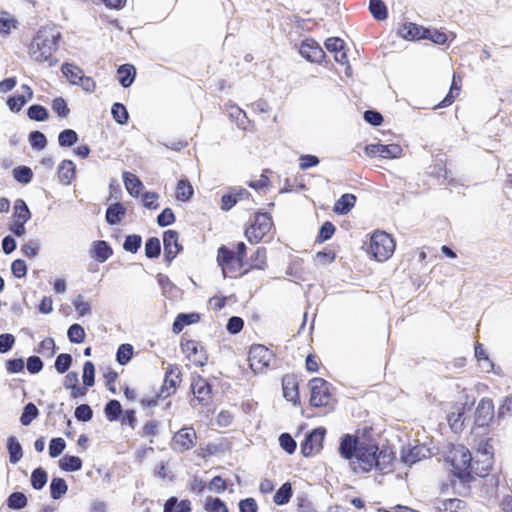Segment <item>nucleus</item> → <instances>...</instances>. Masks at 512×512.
<instances>
[{"instance_id": "obj_15", "label": "nucleus", "mask_w": 512, "mask_h": 512, "mask_svg": "<svg viewBox=\"0 0 512 512\" xmlns=\"http://www.w3.org/2000/svg\"><path fill=\"white\" fill-rule=\"evenodd\" d=\"M300 55L309 62L321 63L326 54L320 44L313 38H306L301 42Z\"/></svg>"}, {"instance_id": "obj_21", "label": "nucleus", "mask_w": 512, "mask_h": 512, "mask_svg": "<svg viewBox=\"0 0 512 512\" xmlns=\"http://www.w3.org/2000/svg\"><path fill=\"white\" fill-rule=\"evenodd\" d=\"M113 255V249L106 240H95L91 243L89 256L99 263L106 262Z\"/></svg>"}, {"instance_id": "obj_28", "label": "nucleus", "mask_w": 512, "mask_h": 512, "mask_svg": "<svg viewBox=\"0 0 512 512\" xmlns=\"http://www.w3.org/2000/svg\"><path fill=\"white\" fill-rule=\"evenodd\" d=\"M58 179L63 185H70L76 175V165L70 159L63 160L57 171Z\"/></svg>"}, {"instance_id": "obj_20", "label": "nucleus", "mask_w": 512, "mask_h": 512, "mask_svg": "<svg viewBox=\"0 0 512 512\" xmlns=\"http://www.w3.org/2000/svg\"><path fill=\"white\" fill-rule=\"evenodd\" d=\"M427 27L413 23L405 22L398 29L397 34L407 41L424 40Z\"/></svg>"}, {"instance_id": "obj_53", "label": "nucleus", "mask_w": 512, "mask_h": 512, "mask_svg": "<svg viewBox=\"0 0 512 512\" xmlns=\"http://www.w3.org/2000/svg\"><path fill=\"white\" fill-rule=\"evenodd\" d=\"M38 415L39 410L37 406L34 403L29 402L23 408V411L20 416V423L23 426H28L34 419L38 417Z\"/></svg>"}, {"instance_id": "obj_14", "label": "nucleus", "mask_w": 512, "mask_h": 512, "mask_svg": "<svg viewBox=\"0 0 512 512\" xmlns=\"http://www.w3.org/2000/svg\"><path fill=\"white\" fill-rule=\"evenodd\" d=\"M365 154L369 157L379 156L385 159H394L401 156L402 148L398 144H367L364 148Z\"/></svg>"}, {"instance_id": "obj_13", "label": "nucleus", "mask_w": 512, "mask_h": 512, "mask_svg": "<svg viewBox=\"0 0 512 512\" xmlns=\"http://www.w3.org/2000/svg\"><path fill=\"white\" fill-rule=\"evenodd\" d=\"M364 442L360 441L355 435L344 434L339 443L338 451L342 458L349 461L352 466L356 455L358 454Z\"/></svg>"}, {"instance_id": "obj_9", "label": "nucleus", "mask_w": 512, "mask_h": 512, "mask_svg": "<svg viewBox=\"0 0 512 512\" xmlns=\"http://www.w3.org/2000/svg\"><path fill=\"white\" fill-rule=\"evenodd\" d=\"M494 418V404L489 398H482L478 403L475 413L474 420H471V429L475 428H486Z\"/></svg>"}, {"instance_id": "obj_54", "label": "nucleus", "mask_w": 512, "mask_h": 512, "mask_svg": "<svg viewBox=\"0 0 512 512\" xmlns=\"http://www.w3.org/2000/svg\"><path fill=\"white\" fill-rule=\"evenodd\" d=\"M84 327L78 323H74L67 329V337L71 343L80 344L85 340Z\"/></svg>"}, {"instance_id": "obj_33", "label": "nucleus", "mask_w": 512, "mask_h": 512, "mask_svg": "<svg viewBox=\"0 0 512 512\" xmlns=\"http://www.w3.org/2000/svg\"><path fill=\"white\" fill-rule=\"evenodd\" d=\"M266 252H267V250L265 247H258L255 250V252L250 256L249 268L244 269V271L241 272L240 275H244L249 270H252V269L264 270L267 266Z\"/></svg>"}, {"instance_id": "obj_26", "label": "nucleus", "mask_w": 512, "mask_h": 512, "mask_svg": "<svg viewBox=\"0 0 512 512\" xmlns=\"http://www.w3.org/2000/svg\"><path fill=\"white\" fill-rule=\"evenodd\" d=\"M136 68L130 63L121 64L117 68V80L123 88H129L135 81Z\"/></svg>"}, {"instance_id": "obj_43", "label": "nucleus", "mask_w": 512, "mask_h": 512, "mask_svg": "<svg viewBox=\"0 0 512 512\" xmlns=\"http://www.w3.org/2000/svg\"><path fill=\"white\" fill-rule=\"evenodd\" d=\"M474 358L483 372H493L496 375H502V369L495 365L489 358V354H474Z\"/></svg>"}, {"instance_id": "obj_5", "label": "nucleus", "mask_w": 512, "mask_h": 512, "mask_svg": "<svg viewBox=\"0 0 512 512\" xmlns=\"http://www.w3.org/2000/svg\"><path fill=\"white\" fill-rule=\"evenodd\" d=\"M475 459L472 457L471 452L462 447L453 460L454 475L460 480L462 484H469L474 480L472 475V468Z\"/></svg>"}, {"instance_id": "obj_34", "label": "nucleus", "mask_w": 512, "mask_h": 512, "mask_svg": "<svg viewBox=\"0 0 512 512\" xmlns=\"http://www.w3.org/2000/svg\"><path fill=\"white\" fill-rule=\"evenodd\" d=\"M6 449L11 464H17L23 457L22 446L15 436H9L6 440Z\"/></svg>"}, {"instance_id": "obj_63", "label": "nucleus", "mask_w": 512, "mask_h": 512, "mask_svg": "<svg viewBox=\"0 0 512 512\" xmlns=\"http://www.w3.org/2000/svg\"><path fill=\"white\" fill-rule=\"evenodd\" d=\"M71 354H58L54 363V367L59 374H63L69 370L72 365Z\"/></svg>"}, {"instance_id": "obj_38", "label": "nucleus", "mask_w": 512, "mask_h": 512, "mask_svg": "<svg viewBox=\"0 0 512 512\" xmlns=\"http://www.w3.org/2000/svg\"><path fill=\"white\" fill-rule=\"evenodd\" d=\"M293 496V488L290 482L283 483L275 492L273 502L277 506H283L289 503Z\"/></svg>"}, {"instance_id": "obj_25", "label": "nucleus", "mask_w": 512, "mask_h": 512, "mask_svg": "<svg viewBox=\"0 0 512 512\" xmlns=\"http://www.w3.org/2000/svg\"><path fill=\"white\" fill-rule=\"evenodd\" d=\"M201 315L198 312L179 313L172 324V331L179 334L186 326L196 324L200 321Z\"/></svg>"}, {"instance_id": "obj_2", "label": "nucleus", "mask_w": 512, "mask_h": 512, "mask_svg": "<svg viewBox=\"0 0 512 512\" xmlns=\"http://www.w3.org/2000/svg\"><path fill=\"white\" fill-rule=\"evenodd\" d=\"M60 40V32L53 28L39 29L30 45L31 56L37 62H48L49 67H54L58 59L53 54L58 50Z\"/></svg>"}, {"instance_id": "obj_30", "label": "nucleus", "mask_w": 512, "mask_h": 512, "mask_svg": "<svg viewBox=\"0 0 512 512\" xmlns=\"http://www.w3.org/2000/svg\"><path fill=\"white\" fill-rule=\"evenodd\" d=\"M356 196L352 193H344L334 203L333 212L337 215L348 214L356 204Z\"/></svg>"}, {"instance_id": "obj_17", "label": "nucleus", "mask_w": 512, "mask_h": 512, "mask_svg": "<svg viewBox=\"0 0 512 512\" xmlns=\"http://www.w3.org/2000/svg\"><path fill=\"white\" fill-rule=\"evenodd\" d=\"M21 89L23 90L22 94H11L6 99V104L9 110L12 113H18L22 110V108L33 98V90L27 84H22Z\"/></svg>"}, {"instance_id": "obj_61", "label": "nucleus", "mask_w": 512, "mask_h": 512, "mask_svg": "<svg viewBox=\"0 0 512 512\" xmlns=\"http://www.w3.org/2000/svg\"><path fill=\"white\" fill-rule=\"evenodd\" d=\"M176 221L175 214L170 207L164 208L157 216L156 222L159 227H167L174 224Z\"/></svg>"}, {"instance_id": "obj_46", "label": "nucleus", "mask_w": 512, "mask_h": 512, "mask_svg": "<svg viewBox=\"0 0 512 512\" xmlns=\"http://www.w3.org/2000/svg\"><path fill=\"white\" fill-rule=\"evenodd\" d=\"M113 120L119 125H126L129 121V112L123 103L115 102L111 107Z\"/></svg>"}, {"instance_id": "obj_48", "label": "nucleus", "mask_w": 512, "mask_h": 512, "mask_svg": "<svg viewBox=\"0 0 512 512\" xmlns=\"http://www.w3.org/2000/svg\"><path fill=\"white\" fill-rule=\"evenodd\" d=\"M79 140L77 132L73 129L67 128L58 134V144L62 148H70L74 146Z\"/></svg>"}, {"instance_id": "obj_36", "label": "nucleus", "mask_w": 512, "mask_h": 512, "mask_svg": "<svg viewBox=\"0 0 512 512\" xmlns=\"http://www.w3.org/2000/svg\"><path fill=\"white\" fill-rule=\"evenodd\" d=\"M83 465L82 459L74 455H64L59 461L58 466L65 472H76L81 470Z\"/></svg>"}, {"instance_id": "obj_55", "label": "nucleus", "mask_w": 512, "mask_h": 512, "mask_svg": "<svg viewBox=\"0 0 512 512\" xmlns=\"http://www.w3.org/2000/svg\"><path fill=\"white\" fill-rule=\"evenodd\" d=\"M51 108L59 118H67L70 114L68 103L62 96L55 97L52 100Z\"/></svg>"}, {"instance_id": "obj_56", "label": "nucleus", "mask_w": 512, "mask_h": 512, "mask_svg": "<svg viewBox=\"0 0 512 512\" xmlns=\"http://www.w3.org/2000/svg\"><path fill=\"white\" fill-rule=\"evenodd\" d=\"M141 245H142L141 235L129 234L125 237L122 247L126 252L135 254L141 248Z\"/></svg>"}, {"instance_id": "obj_29", "label": "nucleus", "mask_w": 512, "mask_h": 512, "mask_svg": "<svg viewBox=\"0 0 512 512\" xmlns=\"http://www.w3.org/2000/svg\"><path fill=\"white\" fill-rule=\"evenodd\" d=\"M122 180L127 192L134 198H137L141 190L144 189L142 181L132 172L124 171L122 173Z\"/></svg>"}, {"instance_id": "obj_58", "label": "nucleus", "mask_w": 512, "mask_h": 512, "mask_svg": "<svg viewBox=\"0 0 512 512\" xmlns=\"http://www.w3.org/2000/svg\"><path fill=\"white\" fill-rule=\"evenodd\" d=\"M336 231V227L331 221H325L319 228L316 236L317 243H324L331 239Z\"/></svg>"}, {"instance_id": "obj_60", "label": "nucleus", "mask_w": 512, "mask_h": 512, "mask_svg": "<svg viewBox=\"0 0 512 512\" xmlns=\"http://www.w3.org/2000/svg\"><path fill=\"white\" fill-rule=\"evenodd\" d=\"M204 508L207 512H229L225 502L218 497H208Z\"/></svg>"}, {"instance_id": "obj_8", "label": "nucleus", "mask_w": 512, "mask_h": 512, "mask_svg": "<svg viewBox=\"0 0 512 512\" xmlns=\"http://www.w3.org/2000/svg\"><path fill=\"white\" fill-rule=\"evenodd\" d=\"M493 448L488 443L479 448L472 468V475L479 477H488L489 471L493 466Z\"/></svg>"}, {"instance_id": "obj_22", "label": "nucleus", "mask_w": 512, "mask_h": 512, "mask_svg": "<svg viewBox=\"0 0 512 512\" xmlns=\"http://www.w3.org/2000/svg\"><path fill=\"white\" fill-rule=\"evenodd\" d=\"M470 409V406L466 407L465 404L461 407H457L455 411H452L448 415V422L454 432H461L465 426L471 425V418L466 415V410Z\"/></svg>"}, {"instance_id": "obj_52", "label": "nucleus", "mask_w": 512, "mask_h": 512, "mask_svg": "<svg viewBox=\"0 0 512 512\" xmlns=\"http://www.w3.org/2000/svg\"><path fill=\"white\" fill-rule=\"evenodd\" d=\"M28 141L32 149L41 151L48 145V140L45 134L39 130L31 131L28 135Z\"/></svg>"}, {"instance_id": "obj_6", "label": "nucleus", "mask_w": 512, "mask_h": 512, "mask_svg": "<svg viewBox=\"0 0 512 512\" xmlns=\"http://www.w3.org/2000/svg\"><path fill=\"white\" fill-rule=\"evenodd\" d=\"M330 384L323 378L315 377L309 381L310 405L313 407H323L330 403L332 395L329 391Z\"/></svg>"}, {"instance_id": "obj_51", "label": "nucleus", "mask_w": 512, "mask_h": 512, "mask_svg": "<svg viewBox=\"0 0 512 512\" xmlns=\"http://www.w3.org/2000/svg\"><path fill=\"white\" fill-rule=\"evenodd\" d=\"M48 481V474L42 467L35 468L30 477L31 486L35 490H41L45 487Z\"/></svg>"}, {"instance_id": "obj_35", "label": "nucleus", "mask_w": 512, "mask_h": 512, "mask_svg": "<svg viewBox=\"0 0 512 512\" xmlns=\"http://www.w3.org/2000/svg\"><path fill=\"white\" fill-rule=\"evenodd\" d=\"M32 217V213L27 203L22 199L18 198L14 201L12 220L21 222H28Z\"/></svg>"}, {"instance_id": "obj_18", "label": "nucleus", "mask_w": 512, "mask_h": 512, "mask_svg": "<svg viewBox=\"0 0 512 512\" xmlns=\"http://www.w3.org/2000/svg\"><path fill=\"white\" fill-rule=\"evenodd\" d=\"M429 456L430 449L425 445L403 447L400 454L401 461L408 466H412L418 461Z\"/></svg>"}, {"instance_id": "obj_42", "label": "nucleus", "mask_w": 512, "mask_h": 512, "mask_svg": "<svg viewBox=\"0 0 512 512\" xmlns=\"http://www.w3.org/2000/svg\"><path fill=\"white\" fill-rule=\"evenodd\" d=\"M27 117L36 122H44L49 119L48 109L41 104H32L27 108Z\"/></svg>"}, {"instance_id": "obj_10", "label": "nucleus", "mask_w": 512, "mask_h": 512, "mask_svg": "<svg viewBox=\"0 0 512 512\" xmlns=\"http://www.w3.org/2000/svg\"><path fill=\"white\" fill-rule=\"evenodd\" d=\"M325 435L326 429L324 427H317L308 432L300 445L302 455L310 457L319 451L322 448Z\"/></svg>"}, {"instance_id": "obj_32", "label": "nucleus", "mask_w": 512, "mask_h": 512, "mask_svg": "<svg viewBox=\"0 0 512 512\" xmlns=\"http://www.w3.org/2000/svg\"><path fill=\"white\" fill-rule=\"evenodd\" d=\"M435 508L437 512H466L465 502L457 498L440 500Z\"/></svg>"}, {"instance_id": "obj_7", "label": "nucleus", "mask_w": 512, "mask_h": 512, "mask_svg": "<svg viewBox=\"0 0 512 512\" xmlns=\"http://www.w3.org/2000/svg\"><path fill=\"white\" fill-rule=\"evenodd\" d=\"M191 391L193 398L190 400V405L196 408L198 405L201 407H208L212 401V386L203 378L199 377L191 383Z\"/></svg>"}, {"instance_id": "obj_23", "label": "nucleus", "mask_w": 512, "mask_h": 512, "mask_svg": "<svg viewBox=\"0 0 512 512\" xmlns=\"http://www.w3.org/2000/svg\"><path fill=\"white\" fill-rule=\"evenodd\" d=\"M283 396L287 401L292 402L294 405L300 403L298 382L294 376L285 375L282 379Z\"/></svg>"}, {"instance_id": "obj_47", "label": "nucleus", "mask_w": 512, "mask_h": 512, "mask_svg": "<svg viewBox=\"0 0 512 512\" xmlns=\"http://www.w3.org/2000/svg\"><path fill=\"white\" fill-rule=\"evenodd\" d=\"M145 256L148 259H156L161 254V242L156 236L148 237L144 246Z\"/></svg>"}, {"instance_id": "obj_49", "label": "nucleus", "mask_w": 512, "mask_h": 512, "mask_svg": "<svg viewBox=\"0 0 512 512\" xmlns=\"http://www.w3.org/2000/svg\"><path fill=\"white\" fill-rule=\"evenodd\" d=\"M122 412H123L122 405L116 399H111L105 404L104 413H105L106 418L110 422L119 420Z\"/></svg>"}, {"instance_id": "obj_27", "label": "nucleus", "mask_w": 512, "mask_h": 512, "mask_svg": "<svg viewBox=\"0 0 512 512\" xmlns=\"http://www.w3.org/2000/svg\"><path fill=\"white\" fill-rule=\"evenodd\" d=\"M249 366L255 374L262 373L270 366L276 354H247Z\"/></svg>"}, {"instance_id": "obj_64", "label": "nucleus", "mask_w": 512, "mask_h": 512, "mask_svg": "<svg viewBox=\"0 0 512 512\" xmlns=\"http://www.w3.org/2000/svg\"><path fill=\"white\" fill-rule=\"evenodd\" d=\"M66 448V442L61 437L52 438L49 442V456L51 458H56L62 454V452Z\"/></svg>"}, {"instance_id": "obj_31", "label": "nucleus", "mask_w": 512, "mask_h": 512, "mask_svg": "<svg viewBox=\"0 0 512 512\" xmlns=\"http://www.w3.org/2000/svg\"><path fill=\"white\" fill-rule=\"evenodd\" d=\"M194 195V188L187 178L179 179L175 189V198L181 202H188Z\"/></svg>"}, {"instance_id": "obj_3", "label": "nucleus", "mask_w": 512, "mask_h": 512, "mask_svg": "<svg viewBox=\"0 0 512 512\" xmlns=\"http://www.w3.org/2000/svg\"><path fill=\"white\" fill-rule=\"evenodd\" d=\"M272 226L271 214L258 210L253 214L249 227L245 229V236L251 244H257L269 233Z\"/></svg>"}, {"instance_id": "obj_4", "label": "nucleus", "mask_w": 512, "mask_h": 512, "mask_svg": "<svg viewBox=\"0 0 512 512\" xmlns=\"http://www.w3.org/2000/svg\"><path fill=\"white\" fill-rule=\"evenodd\" d=\"M394 238L384 231L375 232L369 243V253L379 262L388 260L395 250Z\"/></svg>"}, {"instance_id": "obj_11", "label": "nucleus", "mask_w": 512, "mask_h": 512, "mask_svg": "<svg viewBox=\"0 0 512 512\" xmlns=\"http://www.w3.org/2000/svg\"><path fill=\"white\" fill-rule=\"evenodd\" d=\"M239 259L233 249L226 245H221L217 249V264L221 268L224 278L236 277V260Z\"/></svg>"}, {"instance_id": "obj_39", "label": "nucleus", "mask_w": 512, "mask_h": 512, "mask_svg": "<svg viewBox=\"0 0 512 512\" xmlns=\"http://www.w3.org/2000/svg\"><path fill=\"white\" fill-rule=\"evenodd\" d=\"M50 497L53 500L61 499L68 491V485L64 478L62 477H53L50 485Z\"/></svg>"}, {"instance_id": "obj_45", "label": "nucleus", "mask_w": 512, "mask_h": 512, "mask_svg": "<svg viewBox=\"0 0 512 512\" xmlns=\"http://www.w3.org/2000/svg\"><path fill=\"white\" fill-rule=\"evenodd\" d=\"M12 176L19 184L27 185L33 179V171L29 166L19 165L12 170Z\"/></svg>"}, {"instance_id": "obj_24", "label": "nucleus", "mask_w": 512, "mask_h": 512, "mask_svg": "<svg viewBox=\"0 0 512 512\" xmlns=\"http://www.w3.org/2000/svg\"><path fill=\"white\" fill-rule=\"evenodd\" d=\"M127 212L126 207L119 201L108 205L105 212V221L110 226H116L121 223Z\"/></svg>"}, {"instance_id": "obj_44", "label": "nucleus", "mask_w": 512, "mask_h": 512, "mask_svg": "<svg viewBox=\"0 0 512 512\" xmlns=\"http://www.w3.org/2000/svg\"><path fill=\"white\" fill-rule=\"evenodd\" d=\"M6 504L11 510H22L28 504L27 496L20 491L12 492L6 499Z\"/></svg>"}, {"instance_id": "obj_62", "label": "nucleus", "mask_w": 512, "mask_h": 512, "mask_svg": "<svg viewBox=\"0 0 512 512\" xmlns=\"http://www.w3.org/2000/svg\"><path fill=\"white\" fill-rule=\"evenodd\" d=\"M181 352H202L203 346L199 341L187 337V333L183 334L180 341Z\"/></svg>"}, {"instance_id": "obj_37", "label": "nucleus", "mask_w": 512, "mask_h": 512, "mask_svg": "<svg viewBox=\"0 0 512 512\" xmlns=\"http://www.w3.org/2000/svg\"><path fill=\"white\" fill-rule=\"evenodd\" d=\"M191 502L188 499L178 501L176 497H170L166 500L163 512H190Z\"/></svg>"}, {"instance_id": "obj_40", "label": "nucleus", "mask_w": 512, "mask_h": 512, "mask_svg": "<svg viewBox=\"0 0 512 512\" xmlns=\"http://www.w3.org/2000/svg\"><path fill=\"white\" fill-rule=\"evenodd\" d=\"M61 72L72 85H77V81L80 80L81 76L84 74L79 66L69 62H64L61 65Z\"/></svg>"}, {"instance_id": "obj_57", "label": "nucleus", "mask_w": 512, "mask_h": 512, "mask_svg": "<svg viewBox=\"0 0 512 512\" xmlns=\"http://www.w3.org/2000/svg\"><path fill=\"white\" fill-rule=\"evenodd\" d=\"M239 202L234 187H229L228 191L221 196L220 208L222 211H230Z\"/></svg>"}, {"instance_id": "obj_16", "label": "nucleus", "mask_w": 512, "mask_h": 512, "mask_svg": "<svg viewBox=\"0 0 512 512\" xmlns=\"http://www.w3.org/2000/svg\"><path fill=\"white\" fill-rule=\"evenodd\" d=\"M196 432L193 428L184 427L174 434L172 448L177 452H185L195 445Z\"/></svg>"}, {"instance_id": "obj_19", "label": "nucleus", "mask_w": 512, "mask_h": 512, "mask_svg": "<svg viewBox=\"0 0 512 512\" xmlns=\"http://www.w3.org/2000/svg\"><path fill=\"white\" fill-rule=\"evenodd\" d=\"M180 370L177 367L169 366L165 372L163 384L158 392V397L167 398L174 394L178 386Z\"/></svg>"}, {"instance_id": "obj_59", "label": "nucleus", "mask_w": 512, "mask_h": 512, "mask_svg": "<svg viewBox=\"0 0 512 512\" xmlns=\"http://www.w3.org/2000/svg\"><path fill=\"white\" fill-rule=\"evenodd\" d=\"M72 305L75 311L78 313L79 317H84L91 313V304L84 300L82 294H78L73 300Z\"/></svg>"}, {"instance_id": "obj_12", "label": "nucleus", "mask_w": 512, "mask_h": 512, "mask_svg": "<svg viewBox=\"0 0 512 512\" xmlns=\"http://www.w3.org/2000/svg\"><path fill=\"white\" fill-rule=\"evenodd\" d=\"M164 261L169 265L183 251V245L179 241V233L168 229L163 232Z\"/></svg>"}, {"instance_id": "obj_50", "label": "nucleus", "mask_w": 512, "mask_h": 512, "mask_svg": "<svg viewBox=\"0 0 512 512\" xmlns=\"http://www.w3.org/2000/svg\"><path fill=\"white\" fill-rule=\"evenodd\" d=\"M425 40H430L436 45H447L449 43V35L437 28L427 27Z\"/></svg>"}, {"instance_id": "obj_1", "label": "nucleus", "mask_w": 512, "mask_h": 512, "mask_svg": "<svg viewBox=\"0 0 512 512\" xmlns=\"http://www.w3.org/2000/svg\"><path fill=\"white\" fill-rule=\"evenodd\" d=\"M394 459L395 454L391 449H380L376 443L364 442L354 459L351 469L354 473H368L372 469L381 473H388L393 469Z\"/></svg>"}, {"instance_id": "obj_41", "label": "nucleus", "mask_w": 512, "mask_h": 512, "mask_svg": "<svg viewBox=\"0 0 512 512\" xmlns=\"http://www.w3.org/2000/svg\"><path fill=\"white\" fill-rule=\"evenodd\" d=\"M368 9L377 21H384L388 18V8L383 0H369Z\"/></svg>"}]
</instances>
